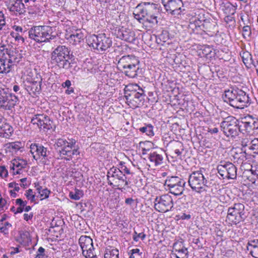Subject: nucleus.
<instances>
[{"label":"nucleus","instance_id":"obj_1","mask_svg":"<svg viewBox=\"0 0 258 258\" xmlns=\"http://www.w3.org/2000/svg\"><path fill=\"white\" fill-rule=\"evenodd\" d=\"M64 45H59L51 53V62L60 69L70 70L75 67V56Z\"/></svg>","mask_w":258,"mask_h":258},{"label":"nucleus","instance_id":"obj_2","mask_svg":"<svg viewBox=\"0 0 258 258\" xmlns=\"http://www.w3.org/2000/svg\"><path fill=\"white\" fill-rule=\"evenodd\" d=\"M117 69L126 76L135 78L142 74L140 62L138 57L133 55H124L117 62Z\"/></svg>","mask_w":258,"mask_h":258},{"label":"nucleus","instance_id":"obj_3","mask_svg":"<svg viewBox=\"0 0 258 258\" xmlns=\"http://www.w3.org/2000/svg\"><path fill=\"white\" fill-rule=\"evenodd\" d=\"M124 97L129 105L137 108L143 105L146 94L144 90L137 84H130L124 89Z\"/></svg>","mask_w":258,"mask_h":258},{"label":"nucleus","instance_id":"obj_4","mask_svg":"<svg viewBox=\"0 0 258 258\" xmlns=\"http://www.w3.org/2000/svg\"><path fill=\"white\" fill-rule=\"evenodd\" d=\"M227 103L236 108H243L250 104V98L245 92L232 87L227 89Z\"/></svg>","mask_w":258,"mask_h":258},{"label":"nucleus","instance_id":"obj_5","mask_svg":"<svg viewBox=\"0 0 258 258\" xmlns=\"http://www.w3.org/2000/svg\"><path fill=\"white\" fill-rule=\"evenodd\" d=\"M87 41L90 47L101 52L108 50L112 44V39L105 33L92 35L89 37Z\"/></svg>","mask_w":258,"mask_h":258},{"label":"nucleus","instance_id":"obj_6","mask_svg":"<svg viewBox=\"0 0 258 258\" xmlns=\"http://www.w3.org/2000/svg\"><path fill=\"white\" fill-rule=\"evenodd\" d=\"M19 99L11 90L5 86H0V109L4 110H12L19 103Z\"/></svg>","mask_w":258,"mask_h":258},{"label":"nucleus","instance_id":"obj_7","mask_svg":"<svg viewBox=\"0 0 258 258\" xmlns=\"http://www.w3.org/2000/svg\"><path fill=\"white\" fill-rule=\"evenodd\" d=\"M48 28V27L45 26H34L28 31L29 37L37 42H49L56 36L49 34Z\"/></svg>","mask_w":258,"mask_h":258},{"label":"nucleus","instance_id":"obj_8","mask_svg":"<svg viewBox=\"0 0 258 258\" xmlns=\"http://www.w3.org/2000/svg\"><path fill=\"white\" fill-rule=\"evenodd\" d=\"M208 181L204 176L202 170L194 171L188 177V183L192 190L201 192L202 190H205V187H208Z\"/></svg>","mask_w":258,"mask_h":258},{"label":"nucleus","instance_id":"obj_9","mask_svg":"<svg viewBox=\"0 0 258 258\" xmlns=\"http://www.w3.org/2000/svg\"><path fill=\"white\" fill-rule=\"evenodd\" d=\"M30 152L33 158L37 161L40 160L43 165H48L50 162V151L42 145L32 144L30 146Z\"/></svg>","mask_w":258,"mask_h":258},{"label":"nucleus","instance_id":"obj_10","mask_svg":"<svg viewBox=\"0 0 258 258\" xmlns=\"http://www.w3.org/2000/svg\"><path fill=\"white\" fill-rule=\"evenodd\" d=\"M54 147L61 159L70 160L74 156L80 155V151H77V150L74 149L72 151L69 150L70 147L68 146V141L63 139H58L54 144Z\"/></svg>","mask_w":258,"mask_h":258},{"label":"nucleus","instance_id":"obj_11","mask_svg":"<svg viewBox=\"0 0 258 258\" xmlns=\"http://www.w3.org/2000/svg\"><path fill=\"white\" fill-rule=\"evenodd\" d=\"M166 12L172 16H178L185 14L183 3L182 0H161Z\"/></svg>","mask_w":258,"mask_h":258},{"label":"nucleus","instance_id":"obj_12","mask_svg":"<svg viewBox=\"0 0 258 258\" xmlns=\"http://www.w3.org/2000/svg\"><path fill=\"white\" fill-rule=\"evenodd\" d=\"M154 203L155 209L159 212L165 213L173 210V199L167 194L157 197Z\"/></svg>","mask_w":258,"mask_h":258},{"label":"nucleus","instance_id":"obj_13","mask_svg":"<svg viewBox=\"0 0 258 258\" xmlns=\"http://www.w3.org/2000/svg\"><path fill=\"white\" fill-rule=\"evenodd\" d=\"M244 208V205L240 203L235 204L233 207L229 208L227 212V223L232 225L239 222Z\"/></svg>","mask_w":258,"mask_h":258},{"label":"nucleus","instance_id":"obj_14","mask_svg":"<svg viewBox=\"0 0 258 258\" xmlns=\"http://www.w3.org/2000/svg\"><path fill=\"white\" fill-rule=\"evenodd\" d=\"M31 122L37 124L40 128H43L44 131L51 129L54 130L55 128L53 121L46 115L37 114L31 118Z\"/></svg>","mask_w":258,"mask_h":258},{"label":"nucleus","instance_id":"obj_15","mask_svg":"<svg viewBox=\"0 0 258 258\" xmlns=\"http://www.w3.org/2000/svg\"><path fill=\"white\" fill-rule=\"evenodd\" d=\"M79 243L82 250V254L86 258H95L96 255L93 253L94 249L93 240L90 237L82 235L79 239Z\"/></svg>","mask_w":258,"mask_h":258},{"label":"nucleus","instance_id":"obj_16","mask_svg":"<svg viewBox=\"0 0 258 258\" xmlns=\"http://www.w3.org/2000/svg\"><path fill=\"white\" fill-rule=\"evenodd\" d=\"M42 79L35 80L34 79L27 78L24 82V86L28 93L32 96L39 94L41 91Z\"/></svg>","mask_w":258,"mask_h":258},{"label":"nucleus","instance_id":"obj_17","mask_svg":"<svg viewBox=\"0 0 258 258\" xmlns=\"http://www.w3.org/2000/svg\"><path fill=\"white\" fill-rule=\"evenodd\" d=\"M199 27H202V29L207 32L209 35L213 36L215 34L217 38L222 36V33H220L217 30V26L216 22L210 17L208 18L207 21L201 24Z\"/></svg>","mask_w":258,"mask_h":258},{"label":"nucleus","instance_id":"obj_18","mask_svg":"<svg viewBox=\"0 0 258 258\" xmlns=\"http://www.w3.org/2000/svg\"><path fill=\"white\" fill-rule=\"evenodd\" d=\"M147 6V22L150 23H158L157 17L159 14V9L158 5L154 3H146Z\"/></svg>","mask_w":258,"mask_h":258},{"label":"nucleus","instance_id":"obj_19","mask_svg":"<svg viewBox=\"0 0 258 258\" xmlns=\"http://www.w3.org/2000/svg\"><path fill=\"white\" fill-rule=\"evenodd\" d=\"M241 125L246 132L249 133L254 129L258 128V120L248 115L243 118Z\"/></svg>","mask_w":258,"mask_h":258},{"label":"nucleus","instance_id":"obj_20","mask_svg":"<svg viewBox=\"0 0 258 258\" xmlns=\"http://www.w3.org/2000/svg\"><path fill=\"white\" fill-rule=\"evenodd\" d=\"M22 50H18L16 48L13 49L8 48V56L7 60L9 63L11 64L19 62L23 57L22 54Z\"/></svg>","mask_w":258,"mask_h":258},{"label":"nucleus","instance_id":"obj_21","mask_svg":"<svg viewBox=\"0 0 258 258\" xmlns=\"http://www.w3.org/2000/svg\"><path fill=\"white\" fill-rule=\"evenodd\" d=\"M7 6L10 11L18 13L20 15L26 12L22 0H9Z\"/></svg>","mask_w":258,"mask_h":258},{"label":"nucleus","instance_id":"obj_22","mask_svg":"<svg viewBox=\"0 0 258 258\" xmlns=\"http://www.w3.org/2000/svg\"><path fill=\"white\" fill-rule=\"evenodd\" d=\"M116 35L117 37L130 43H135L136 41L135 32L130 29L119 30Z\"/></svg>","mask_w":258,"mask_h":258},{"label":"nucleus","instance_id":"obj_23","mask_svg":"<svg viewBox=\"0 0 258 258\" xmlns=\"http://www.w3.org/2000/svg\"><path fill=\"white\" fill-rule=\"evenodd\" d=\"M235 4H233L231 3H227V12L228 11V13L229 14V16H227V24L229 23V27L232 29L235 26L236 24V22L234 19V17L233 16L236 11V8L235 6Z\"/></svg>","mask_w":258,"mask_h":258},{"label":"nucleus","instance_id":"obj_24","mask_svg":"<svg viewBox=\"0 0 258 258\" xmlns=\"http://www.w3.org/2000/svg\"><path fill=\"white\" fill-rule=\"evenodd\" d=\"M209 14L203 10H198L195 12V20H193L196 27H199L201 24L207 21L209 18Z\"/></svg>","mask_w":258,"mask_h":258},{"label":"nucleus","instance_id":"obj_25","mask_svg":"<svg viewBox=\"0 0 258 258\" xmlns=\"http://www.w3.org/2000/svg\"><path fill=\"white\" fill-rule=\"evenodd\" d=\"M247 249L253 257L258 258V239H249L247 244Z\"/></svg>","mask_w":258,"mask_h":258},{"label":"nucleus","instance_id":"obj_26","mask_svg":"<svg viewBox=\"0 0 258 258\" xmlns=\"http://www.w3.org/2000/svg\"><path fill=\"white\" fill-rule=\"evenodd\" d=\"M240 55L242 61L247 68H251V65L256 67V65L252 59L251 53L247 51H241Z\"/></svg>","mask_w":258,"mask_h":258},{"label":"nucleus","instance_id":"obj_27","mask_svg":"<svg viewBox=\"0 0 258 258\" xmlns=\"http://www.w3.org/2000/svg\"><path fill=\"white\" fill-rule=\"evenodd\" d=\"M13 131V128L9 123L2 122L0 125V136L8 138L12 135Z\"/></svg>","mask_w":258,"mask_h":258},{"label":"nucleus","instance_id":"obj_28","mask_svg":"<svg viewBox=\"0 0 258 258\" xmlns=\"http://www.w3.org/2000/svg\"><path fill=\"white\" fill-rule=\"evenodd\" d=\"M185 183L186 182L184 180L183 183L180 182L176 184L173 185L171 187H168L167 189L169 190L171 194L175 196L181 195L184 190V187Z\"/></svg>","mask_w":258,"mask_h":258},{"label":"nucleus","instance_id":"obj_29","mask_svg":"<svg viewBox=\"0 0 258 258\" xmlns=\"http://www.w3.org/2000/svg\"><path fill=\"white\" fill-rule=\"evenodd\" d=\"M148 158L150 161L154 164L155 166L161 165L163 163V156L156 152H151L149 154Z\"/></svg>","mask_w":258,"mask_h":258},{"label":"nucleus","instance_id":"obj_30","mask_svg":"<svg viewBox=\"0 0 258 258\" xmlns=\"http://www.w3.org/2000/svg\"><path fill=\"white\" fill-rule=\"evenodd\" d=\"M237 177V168L231 162H227V178L235 179Z\"/></svg>","mask_w":258,"mask_h":258},{"label":"nucleus","instance_id":"obj_31","mask_svg":"<svg viewBox=\"0 0 258 258\" xmlns=\"http://www.w3.org/2000/svg\"><path fill=\"white\" fill-rule=\"evenodd\" d=\"M169 39V32L166 30H163L161 33L156 36V42L158 44L163 45Z\"/></svg>","mask_w":258,"mask_h":258},{"label":"nucleus","instance_id":"obj_32","mask_svg":"<svg viewBox=\"0 0 258 258\" xmlns=\"http://www.w3.org/2000/svg\"><path fill=\"white\" fill-rule=\"evenodd\" d=\"M228 62H229V63L228 64H227V67H228L229 68V70H228L229 72V76H231V77H234L237 73V64L235 62V58H234V57L231 58L228 60Z\"/></svg>","mask_w":258,"mask_h":258},{"label":"nucleus","instance_id":"obj_33","mask_svg":"<svg viewBox=\"0 0 258 258\" xmlns=\"http://www.w3.org/2000/svg\"><path fill=\"white\" fill-rule=\"evenodd\" d=\"M153 128L154 126L151 124H145L144 126L140 127L138 130L142 133H145L149 137H153L154 135Z\"/></svg>","mask_w":258,"mask_h":258},{"label":"nucleus","instance_id":"obj_34","mask_svg":"<svg viewBox=\"0 0 258 258\" xmlns=\"http://www.w3.org/2000/svg\"><path fill=\"white\" fill-rule=\"evenodd\" d=\"M203 56L207 58H212L214 56L215 53L213 48L209 45H204L201 48Z\"/></svg>","mask_w":258,"mask_h":258},{"label":"nucleus","instance_id":"obj_35","mask_svg":"<svg viewBox=\"0 0 258 258\" xmlns=\"http://www.w3.org/2000/svg\"><path fill=\"white\" fill-rule=\"evenodd\" d=\"M183 179L177 176H172L165 180V185L167 188L171 187L173 185L176 184L180 182L183 183Z\"/></svg>","mask_w":258,"mask_h":258},{"label":"nucleus","instance_id":"obj_36","mask_svg":"<svg viewBox=\"0 0 258 258\" xmlns=\"http://www.w3.org/2000/svg\"><path fill=\"white\" fill-rule=\"evenodd\" d=\"M11 64L9 63L7 59L0 58V74L10 72Z\"/></svg>","mask_w":258,"mask_h":258},{"label":"nucleus","instance_id":"obj_37","mask_svg":"<svg viewBox=\"0 0 258 258\" xmlns=\"http://www.w3.org/2000/svg\"><path fill=\"white\" fill-rule=\"evenodd\" d=\"M221 164L218 165L217 167L218 171L217 176L222 179H224L226 176V162L224 161H221L220 162Z\"/></svg>","mask_w":258,"mask_h":258},{"label":"nucleus","instance_id":"obj_38","mask_svg":"<svg viewBox=\"0 0 258 258\" xmlns=\"http://www.w3.org/2000/svg\"><path fill=\"white\" fill-rule=\"evenodd\" d=\"M127 177H125L123 178V180H118L117 181H115V183H116L115 185H113L114 186H116L117 189L123 191V190H125V186H127L131 183L129 178L127 179Z\"/></svg>","mask_w":258,"mask_h":258},{"label":"nucleus","instance_id":"obj_39","mask_svg":"<svg viewBox=\"0 0 258 258\" xmlns=\"http://www.w3.org/2000/svg\"><path fill=\"white\" fill-rule=\"evenodd\" d=\"M83 38L84 34L80 30H77L70 36V40L73 41V43L75 44L80 42L81 40L83 39Z\"/></svg>","mask_w":258,"mask_h":258},{"label":"nucleus","instance_id":"obj_40","mask_svg":"<svg viewBox=\"0 0 258 258\" xmlns=\"http://www.w3.org/2000/svg\"><path fill=\"white\" fill-rule=\"evenodd\" d=\"M240 130V127H235L227 130V138H229V139L234 140L238 135Z\"/></svg>","mask_w":258,"mask_h":258},{"label":"nucleus","instance_id":"obj_41","mask_svg":"<svg viewBox=\"0 0 258 258\" xmlns=\"http://www.w3.org/2000/svg\"><path fill=\"white\" fill-rule=\"evenodd\" d=\"M27 164L26 160L22 159H14L13 160V166L11 167V169L14 170L15 166L17 167H20L21 168H25Z\"/></svg>","mask_w":258,"mask_h":258},{"label":"nucleus","instance_id":"obj_42","mask_svg":"<svg viewBox=\"0 0 258 258\" xmlns=\"http://www.w3.org/2000/svg\"><path fill=\"white\" fill-rule=\"evenodd\" d=\"M188 251L187 249L184 247L183 248L178 250L175 253H172V255L176 258H188Z\"/></svg>","mask_w":258,"mask_h":258},{"label":"nucleus","instance_id":"obj_43","mask_svg":"<svg viewBox=\"0 0 258 258\" xmlns=\"http://www.w3.org/2000/svg\"><path fill=\"white\" fill-rule=\"evenodd\" d=\"M136 12H139L141 16L147 21V6L146 3L144 4V6L139 5L136 8Z\"/></svg>","mask_w":258,"mask_h":258},{"label":"nucleus","instance_id":"obj_44","mask_svg":"<svg viewBox=\"0 0 258 258\" xmlns=\"http://www.w3.org/2000/svg\"><path fill=\"white\" fill-rule=\"evenodd\" d=\"M83 195V191L78 189H75L74 192H70V198L74 200H79Z\"/></svg>","mask_w":258,"mask_h":258},{"label":"nucleus","instance_id":"obj_45","mask_svg":"<svg viewBox=\"0 0 258 258\" xmlns=\"http://www.w3.org/2000/svg\"><path fill=\"white\" fill-rule=\"evenodd\" d=\"M253 139L249 137L245 138L241 141V145L243 148L247 147L248 149H251V146L253 145Z\"/></svg>","mask_w":258,"mask_h":258},{"label":"nucleus","instance_id":"obj_46","mask_svg":"<svg viewBox=\"0 0 258 258\" xmlns=\"http://www.w3.org/2000/svg\"><path fill=\"white\" fill-rule=\"evenodd\" d=\"M104 258H119V251L116 248L112 249L104 254Z\"/></svg>","mask_w":258,"mask_h":258},{"label":"nucleus","instance_id":"obj_47","mask_svg":"<svg viewBox=\"0 0 258 258\" xmlns=\"http://www.w3.org/2000/svg\"><path fill=\"white\" fill-rule=\"evenodd\" d=\"M126 177V176L125 175V174H123L119 170V168H118L117 167L116 171L115 172V173L114 174V176L113 177V181L115 182V181H117L118 180H123V178Z\"/></svg>","mask_w":258,"mask_h":258},{"label":"nucleus","instance_id":"obj_48","mask_svg":"<svg viewBox=\"0 0 258 258\" xmlns=\"http://www.w3.org/2000/svg\"><path fill=\"white\" fill-rule=\"evenodd\" d=\"M253 145L251 146V150H254L253 157L258 158V139H253Z\"/></svg>","mask_w":258,"mask_h":258},{"label":"nucleus","instance_id":"obj_49","mask_svg":"<svg viewBox=\"0 0 258 258\" xmlns=\"http://www.w3.org/2000/svg\"><path fill=\"white\" fill-rule=\"evenodd\" d=\"M125 163L123 162H120L119 164V167L118 168H119V170L123 174H127V175H131L133 173L131 172L130 170V169L125 166Z\"/></svg>","mask_w":258,"mask_h":258},{"label":"nucleus","instance_id":"obj_50","mask_svg":"<svg viewBox=\"0 0 258 258\" xmlns=\"http://www.w3.org/2000/svg\"><path fill=\"white\" fill-rule=\"evenodd\" d=\"M8 48L3 44L0 45V58L7 59L8 56Z\"/></svg>","mask_w":258,"mask_h":258},{"label":"nucleus","instance_id":"obj_51","mask_svg":"<svg viewBox=\"0 0 258 258\" xmlns=\"http://www.w3.org/2000/svg\"><path fill=\"white\" fill-rule=\"evenodd\" d=\"M116 168L117 167L113 166L107 172V178L108 180V183L110 185H113V183L110 180H109V178H113Z\"/></svg>","mask_w":258,"mask_h":258},{"label":"nucleus","instance_id":"obj_52","mask_svg":"<svg viewBox=\"0 0 258 258\" xmlns=\"http://www.w3.org/2000/svg\"><path fill=\"white\" fill-rule=\"evenodd\" d=\"M25 196L28 200H30L31 202H34L35 201V195L34 194L32 189H29L26 191Z\"/></svg>","mask_w":258,"mask_h":258},{"label":"nucleus","instance_id":"obj_53","mask_svg":"<svg viewBox=\"0 0 258 258\" xmlns=\"http://www.w3.org/2000/svg\"><path fill=\"white\" fill-rule=\"evenodd\" d=\"M175 149L174 150V153L176 156H180L181 155V151L180 150L179 148L181 149V150H183V146L180 142H177L176 145H175Z\"/></svg>","mask_w":258,"mask_h":258},{"label":"nucleus","instance_id":"obj_54","mask_svg":"<svg viewBox=\"0 0 258 258\" xmlns=\"http://www.w3.org/2000/svg\"><path fill=\"white\" fill-rule=\"evenodd\" d=\"M184 247V244L181 241H177L175 242L173 244V250L172 253H175L178 250H179L180 249L183 248Z\"/></svg>","mask_w":258,"mask_h":258},{"label":"nucleus","instance_id":"obj_55","mask_svg":"<svg viewBox=\"0 0 258 258\" xmlns=\"http://www.w3.org/2000/svg\"><path fill=\"white\" fill-rule=\"evenodd\" d=\"M22 147V143L19 142H13L10 144L9 148L15 151L20 150Z\"/></svg>","mask_w":258,"mask_h":258},{"label":"nucleus","instance_id":"obj_56","mask_svg":"<svg viewBox=\"0 0 258 258\" xmlns=\"http://www.w3.org/2000/svg\"><path fill=\"white\" fill-rule=\"evenodd\" d=\"M239 124V121L235 117L232 116H227V127H228V125L232 124Z\"/></svg>","mask_w":258,"mask_h":258},{"label":"nucleus","instance_id":"obj_57","mask_svg":"<svg viewBox=\"0 0 258 258\" xmlns=\"http://www.w3.org/2000/svg\"><path fill=\"white\" fill-rule=\"evenodd\" d=\"M40 194H38L40 195V198H42L41 200H42L44 199H47L49 197V195L50 194V191L48 190L47 188L44 189L41 188V190L40 191Z\"/></svg>","mask_w":258,"mask_h":258},{"label":"nucleus","instance_id":"obj_58","mask_svg":"<svg viewBox=\"0 0 258 258\" xmlns=\"http://www.w3.org/2000/svg\"><path fill=\"white\" fill-rule=\"evenodd\" d=\"M248 154L246 153V150L245 149L244 151L241 152L239 154L236 153V156L234 158L240 159L242 161H245L248 159Z\"/></svg>","mask_w":258,"mask_h":258},{"label":"nucleus","instance_id":"obj_59","mask_svg":"<svg viewBox=\"0 0 258 258\" xmlns=\"http://www.w3.org/2000/svg\"><path fill=\"white\" fill-rule=\"evenodd\" d=\"M146 236V235L144 233L141 232L138 233L136 231H135L133 238L134 240L137 242L139 241V238H141L142 240H144Z\"/></svg>","mask_w":258,"mask_h":258},{"label":"nucleus","instance_id":"obj_60","mask_svg":"<svg viewBox=\"0 0 258 258\" xmlns=\"http://www.w3.org/2000/svg\"><path fill=\"white\" fill-rule=\"evenodd\" d=\"M76 141L75 140L72 139L70 142H68V146L70 147L69 150L73 151L74 149L79 151V147L76 146Z\"/></svg>","mask_w":258,"mask_h":258},{"label":"nucleus","instance_id":"obj_61","mask_svg":"<svg viewBox=\"0 0 258 258\" xmlns=\"http://www.w3.org/2000/svg\"><path fill=\"white\" fill-rule=\"evenodd\" d=\"M243 35L245 36H249L251 34V28L249 26H245L242 28Z\"/></svg>","mask_w":258,"mask_h":258},{"label":"nucleus","instance_id":"obj_62","mask_svg":"<svg viewBox=\"0 0 258 258\" xmlns=\"http://www.w3.org/2000/svg\"><path fill=\"white\" fill-rule=\"evenodd\" d=\"M134 18L137 19L140 23H143L144 19V18L141 16V15L140 13H139V12H136V10L133 13Z\"/></svg>","mask_w":258,"mask_h":258},{"label":"nucleus","instance_id":"obj_63","mask_svg":"<svg viewBox=\"0 0 258 258\" xmlns=\"http://www.w3.org/2000/svg\"><path fill=\"white\" fill-rule=\"evenodd\" d=\"M12 225L8 222H6L4 224V226L0 227V231L3 233H8V227H11Z\"/></svg>","mask_w":258,"mask_h":258},{"label":"nucleus","instance_id":"obj_64","mask_svg":"<svg viewBox=\"0 0 258 258\" xmlns=\"http://www.w3.org/2000/svg\"><path fill=\"white\" fill-rule=\"evenodd\" d=\"M45 249L42 247H40L37 251V254L35 258H43L44 255Z\"/></svg>","mask_w":258,"mask_h":258}]
</instances>
